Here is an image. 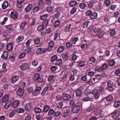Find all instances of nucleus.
I'll list each match as a JSON object with an SVG mask.
<instances>
[{
  "label": "nucleus",
  "instance_id": "nucleus-49",
  "mask_svg": "<svg viewBox=\"0 0 120 120\" xmlns=\"http://www.w3.org/2000/svg\"><path fill=\"white\" fill-rule=\"evenodd\" d=\"M58 68V67L56 66H53L51 67L50 69L51 70L52 72H55L56 71Z\"/></svg>",
  "mask_w": 120,
  "mask_h": 120
},
{
  "label": "nucleus",
  "instance_id": "nucleus-27",
  "mask_svg": "<svg viewBox=\"0 0 120 120\" xmlns=\"http://www.w3.org/2000/svg\"><path fill=\"white\" fill-rule=\"evenodd\" d=\"M8 3L7 1H4L2 5V8L3 9L6 8L8 6Z\"/></svg>",
  "mask_w": 120,
  "mask_h": 120
},
{
  "label": "nucleus",
  "instance_id": "nucleus-2",
  "mask_svg": "<svg viewBox=\"0 0 120 120\" xmlns=\"http://www.w3.org/2000/svg\"><path fill=\"white\" fill-rule=\"evenodd\" d=\"M72 109V107L70 106H67L65 107L64 109V112L63 113V116L66 117L69 115L70 111Z\"/></svg>",
  "mask_w": 120,
  "mask_h": 120
},
{
  "label": "nucleus",
  "instance_id": "nucleus-17",
  "mask_svg": "<svg viewBox=\"0 0 120 120\" xmlns=\"http://www.w3.org/2000/svg\"><path fill=\"white\" fill-rule=\"evenodd\" d=\"M63 99L65 101L69 100L71 98V96L70 95L65 93L63 94Z\"/></svg>",
  "mask_w": 120,
  "mask_h": 120
},
{
  "label": "nucleus",
  "instance_id": "nucleus-20",
  "mask_svg": "<svg viewBox=\"0 0 120 120\" xmlns=\"http://www.w3.org/2000/svg\"><path fill=\"white\" fill-rule=\"evenodd\" d=\"M76 94L78 97L81 96L82 94V92L81 90L78 89L75 91Z\"/></svg>",
  "mask_w": 120,
  "mask_h": 120
},
{
  "label": "nucleus",
  "instance_id": "nucleus-40",
  "mask_svg": "<svg viewBox=\"0 0 120 120\" xmlns=\"http://www.w3.org/2000/svg\"><path fill=\"white\" fill-rule=\"evenodd\" d=\"M48 16V15L47 14H45L41 16L40 19L41 20H46Z\"/></svg>",
  "mask_w": 120,
  "mask_h": 120
},
{
  "label": "nucleus",
  "instance_id": "nucleus-51",
  "mask_svg": "<svg viewBox=\"0 0 120 120\" xmlns=\"http://www.w3.org/2000/svg\"><path fill=\"white\" fill-rule=\"evenodd\" d=\"M108 66V64L107 63L104 64L101 66V68L103 71L107 68Z\"/></svg>",
  "mask_w": 120,
  "mask_h": 120
},
{
  "label": "nucleus",
  "instance_id": "nucleus-34",
  "mask_svg": "<svg viewBox=\"0 0 120 120\" xmlns=\"http://www.w3.org/2000/svg\"><path fill=\"white\" fill-rule=\"evenodd\" d=\"M49 88V87L48 86L44 88L43 89V90L41 93V94L42 96H44L45 95V93L47 91Z\"/></svg>",
  "mask_w": 120,
  "mask_h": 120
},
{
  "label": "nucleus",
  "instance_id": "nucleus-11",
  "mask_svg": "<svg viewBox=\"0 0 120 120\" xmlns=\"http://www.w3.org/2000/svg\"><path fill=\"white\" fill-rule=\"evenodd\" d=\"M13 48V45L11 42H9L6 45V49L9 52H11L12 51Z\"/></svg>",
  "mask_w": 120,
  "mask_h": 120
},
{
  "label": "nucleus",
  "instance_id": "nucleus-14",
  "mask_svg": "<svg viewBox=\"0 0 120 120\" xmlns=\"http://www.w3.org/2000/svg\"><path fill=\"white\" fill-rule=\"evenodd\" d=\"M80 106L78 105H76L72 109V112L73 113H77L79 110Z\"/></svg>",
  "mask_w": 120,
  "mask_h": 120
},
{
  "label": "nucleus",
  "instance_id": "nucleus-48",
  "mask_svg": "<svg viewBox=\"0 0 120 120\" xmlns=\"http://www.w3.org/2000/svg\"><path fill=\"white\" fill-rule=\"evenodd\" d=\"M115 63V61L112 60H110L108 62L109 65L111 66L114 65Z\"/></svg>",
  "mask_w": 120,
  "mask_h": 120
},
{
  "label": "nucleus",
  "instance_id": "nucleus-58",
  "mask_svg": "<svg viewBox=\"0 0 120 120\" xmlns=\"http://www.w3.org/2000/svg\"><path fill=\"white\" fill-rule=\"evenodd\" d=\"M26 55L25 53L22 52L19 55V58L20 59H22Z\"/></svg>",
  "mask_w": 120,
  "mask_h": 120
},
{
  "label": "nucleus",
  "instance_id": "nucleus-8",
  "mask_svg": "<svg viewBox=\"0 0 120 120\" xmlns=\"http://www.w3.org/2000/svg\"><path fill=\"white\" fill-rule=\"evenodd\" d=\"M34 79L35 81L38 80V82L40 83H42L43 81L42 79L40 78V75L38 73L35 74L34 75Z\"/></svg>",
  "mask_w": 120,
  "mask_h": 120
},
{
  "label": "nucleus",
  "instance_id": "nucleus-19",
  "mask_svg": "<svg viewBox=\"0 0 120 120\" xmlns=\"http://www.w3.org/2000/svg\"><path fill=\"white\" fill-rule=\"evenodd\" d=\"M33 7V5L31 4H29L25 8V11L27 12L30 11Z\"/></svg>",
  "mask_w": 120,
  "mask_h": 120
},
{
  "label": "nucleus",
  "instance_id": "nucleus-54",
  "mask_svg": "<svg viewBox=\"0 0 120 120\" xmlns=\"http://www.w3.org/2000/svg\"><path fill=\"white\" fill-rule=\"evenodd\" d=\"M77 10V8L75 7L71 9L70 13L71 14H74L76 11Z\"/></svg>",
  "mask_w": 120,
  "mask_h": 120
},
{
  "label": "nucleus",
  "instance_id": "nucleus-3",
  "mask_svg": "<svg viewBox=\"0 0 120 120\" xmlns=\"http://www.w3.org/2000/svg\"><path fill=\"white\" fill-rule=\"evenodd\" d=\"M107 85L108 87L106 88V89L110 91H113V87L114 86V85L113 82L111 81H109L108 82Z\"/></svg>",
  "mask_w": 120,
  "mask_h": 120
},
{
  "label": "nucleus",
  "instance_id": "nucleus-12",
  "mask_svg": "<svg viewBox=\"0 0 120 120\" xmlns=\"http://www.w3.org/2000/svg\"><path fill=\"white\" fill-rule=\"evenodd\" d=\"M8 56V52L7 51H4L3 54L1 56V58L3 60H7Z\"/></svg>",
  "mask_w": 120,
  "mask_h": 120
},
{
  "label": "nucleus",
  "instance_id": "nucleus-41",
  "mask_svg": "<svg viewBox=\"0 0 120 120\" xmlns=\"http://www.w3.org/2000/svg\"><path fill=\"white\" fill-rule=\"evenodd\" d=\"M34 111L36 113H40L41 112L42 110L39 107H36L34 109Z\"/></svg>",
  "mask_w": 120,
  "mask_h": 120
},
{
  "label": "nucleus",
  "instance_id": "nucleus-22",
  "mask_svg": "<svg viewBox=\"0 0 120 120\" xmlns=\"http://www.w3.org/2000/svg\"><path fill=\"white\" fill-rule=\"evenodd\" d=\"M9 99V95L8 94H6L2 98V101L3 102H4L7 101Z\"/></svg>",
  "mask_w": 120,
  "mask_h": 120
},
{
  "label": "nucleus",
  "instance_id": "nucleus-31",
  "mask_svg": "<svg viewBox=\"0 0 120 120\" xmlns=\"http://www.w3.org/2000/svg\"><path fill=\"white\" fill-rule=\"evenodd\" d=\"M44 29V26L43 25H39L37 28L38 30L40 31L43 30Z\"/></svg>",
  "mask_w": 120,
  "mask_h": 120
},
{
  "label": "nucleus",
  "instance_id": "nucleus-36",
  "mask_svg": "<svg viewBox=\"0 0 120 120\" xmlns=\"http://www.w3.org/2000/svg\"><path fill=\"white\" fill-rule=\"evenodd\" d=\"M95 71L99 72H101L103 71L102 70L101 67H100L99 65H98L95 68Z\"/></svg>",
  "mask_w": 120,
  "mask_h": 120
},
{
  "label": "nucleus",
  "instance_id": "nucleus-30",
  "mask_svg": "<svg viewBox=\"0 0 120 120\" xmlns=\"http://www.w3.org/2000/svg\"><path fill=\"white\" fill-rule=\"evenodd\" d=\"M50 106L48 105H45L44 107L43 111L44 112H47L50 109Z\"/></svg>",
  "mask_w": 120,
  "mask_h": 120
},
{
  "label": "nucleus",
  "instance_id": "nucleus-45",
  "mask_svg": "<svg viewBox=\"0 0 120 120\" xmlns=\"http://www.w3.org/2000/svg\"><path fill=\"white\" fill-rule=\"evenodd\" d=\"M62 57L63 60L65 61L68 60V57L67 54H63L62 55Z\"/></svg>",
  "mask_w": 120,
  "mask_h": 120
},
{
  "label": "nucleus",
  "instance_id": "nucleus-55",
  "mask_svg": "<svg viewBox=\"0 0 120 120\" xmlns=\"http://www.w3.org/2000/svg\"><path fill=\"white\" fill-rule=\"evenodd\" d=\"M60 21L59 20H56L54 24V26L55 27H57L59 26L60 24Z\"/></svg>",
  "mask_w": 120,
  "mask_h": 120
},
{
  "label": "nucleus",
  "instance_id": "nucleus-62",
  "mask_svg": "<svg viewBox=\"0 0 120 120\" xmlns=\"http://www.w3.org/2000/svg\"><path fill=\"white\" fill-rule=\"evenodd\" d=\"M92 12L91 10H89L87 11L86 12V15L90 16L91 15Z\"/></svg>",
  "mask_w": 120,
  "mask_h": 120
},
{
  "label": "nucleus",
  "instance_id": "nucleus-61",
  "mask_svg": "<svg viewBox=\"0 0 120 120\" xmlns=\"http://www.w3.org/2000/svg\"><path fill=\"white\" fill-rule=\"evenodd\" d=\"M115 34V30L114 29H113L112 30L110 31V34L111 36H114Z\"/></svg>",
  "mask_w": 120,
  "mask_h": 120
},
{
  "label": "nucleus",
  "instance_id": "nucleus-18",
  "mask_svg": "<svg viewBox=\"0 0 120 120\" xmlns=\"http://www.w3.org/2000/svg\"><path fill=\"white\" fill-rule=\"evenodd\" d=\"M12 27V26L11 25H10L5 26V28L7 29V32L9 33L12 32L13 31Z\"/></svg>",
  "mask_w": 120,
  "mask_h": 120
},
{
  "label": "nucleus",
  "instance_id": "nucleus-57",
  "mask_svg": "<svg viewBox=\"0 0 120 120\" xmlns=\"http://www.w3.org/2000/svg\"><path fill=\"white\" fill-rule=\"evenodd\" d=\"M63 105V103L61 102H59L56 104V106L58 108H61Z\"/></svg>",
  "mask_w": 120,
  "mask_h": 120
},
{
  "label": "nucleus",
  "instance_id": "nucleus-32",
  "mask_svg": "<svg viewBox=\"0 0 120 120\" xmlns=\"http://www.w3.org/2000/svg\"><path fill=\"white\" fill-rule=\"evenodd\" d=\"M79 6L81 9H84L86 7V5L85 3H82L79 4Z\"/></svg>",
  "mask_w": 120,
  "mask_h": 120
},
{
  "label": "nucleus",
  "instance_id": "nucleus-29",
  "mask_svg": "<svg viewBox=\"0 0 120 120\" xmlns=\"http://www.w3.org/2000/svg\"><path fill=\"white\" fill-rule=\"evenodd\" d=\"M27 23L25 22H22L20 26V28L21 30H23L25 27Z\"/></svg>",
  "mask_w": 120,
  "mask_h": 120
},
{
  "label": "nucleus",
  "instance_id": "nucleus-10",
  "mask_svg": "<svg viewBox=\"0 0 120 120\" xmlns=\"http://www.w3.org/2000/svg\"><path fill=\"white\" fill-rule=\"evenodd\" d=\"M24 93V90L21 88H19L16 91V93L20 97H21L23 96Z\"/></svg>",
  "mask_w": 120,
  "mask_h": 120
},
{
  "label": "nucleus",
  "instance_id": "nucleus-39",
  "mask_svg": "<svg viewBox=\"0 0 120 120\" xmlns=\"http://www.w3.org/2000/svg\"><path fill=\"white\" fill-rule=\"evenodd\" d=\"M64 47L63 46H61L57 50V52H61L64 50Z\"/></svg>",
  "mask_w": 120,
  "mask_h": 120
},
{
  "label": "nucleus",
  "instance_id": "nucleus-38",
  "mask_svg": "<svg viewBox=\"0 0 120 120\" xmlns=\"http://www.w3.org/2000/svg\"><path fill=\"white\" fill-rule=\"evenodd\" d=\"M91 92L90 90L88 88H86L84 91L85 94L86 96H88L91 93Z\"/></svg>",
  "mask_w": 120,
  "mask_h": 120
},
{
  "label": "nucleus",
  "instance_id": "nucleus-44",
  "mask_svg": "<svg viewBox=\"0 0 120 120\" xmlns=\"http://www.w3.org/2000/svg\"><path fill=\"white\" fill-rule=\"evenodd\" d=\"M106 100L108 101H110L113 99V97L111 95L106 97Z\"/></svg>",
  "mask_w": 120,
  "mask_h": 120
},
{
  "label": "nucleus",
  "instance_id": "nucleus-52",
  "mask_svg": "<svg viewBox=\"0 0 120 120\" xmlns=\"http://www.w3.org/2000/svg\"><path fill=\"white\" fill-rule=\"evenodd\" d=\"M90 22L89 21H88L85 22L83 24V28H86L88 26L89 23H90Z\"/></svg>",
  "mask_w": 120,
  "mask_h": 120
},
{
  "label": "nucleus",
  "instance_id": "nucleus-7",
  "mask_svg": "<svg viewBox=\"0 0 120 120\" xmlns=\"http://www.w3.org/2000/svg\"><path fill=\"white\" fill-rule=\"evenodd\" d=\"M111 117L114 119H116L120 115V112L119 111L113 112L111 114Z\"/></svg>",
  "mask_w": 120,
  "mask_h": 120
},
{
  "label": "nucleus",
  "instance_id": "nucleus-53",
  "mask_svg": "<svg viewBox=\"0 0 120 120\" xmlns=\"http://www.w3.org/2000/svg\"><path fill=\"white\" fill-rule=\"evenodd\" d=\"M54 112L55 111L53 109H51L49 110L48 113V115L49 116L52 115L53 113L54 114Z\"/></svg>",
  "mask_w": 120,
  "mask_h": 120
},
{
  "label": "nucleus",
  "instance_id": "nucleus-50",
  "mask_svg": "<svg viewBox=\"0 0 120 120\" xmlns=\"http://www.w3.org/2000/svg\"><path fill=\"white\" fill-rule=\"evenodd\" d=\"M72 44L69 42H67L66 43V46L68 49L71 48L72 46Z\"/></svg>",
  "mask_w": 120,
  "mask_h": 120
},
{
  "label": "nucleus",
  "instance_id": "nucleus-1",
  "mask_svg": "<svg viewBox=\"0 0 120 120\" xmlns=\"http://www.w3.org/2000/svg\"><path fill=\"white\" fill-rule=\"evenodd\" d=\"M61 8L60 7H58L55 9L54 12L55 14L54 15V17L56 19H58L61 15Z\"/></svg>",
  "mask_w": 120,
  "mask_h": 120
},
{
  "label": "nucleus",
  "instance_id": "nucleus-5",
  "mask_svg": "<svg viewBox=\"0 0 120 120\" xmlns=\"http://www.w3.org/2000/svg\"><path fill=\"white\" fill-rule=\"evenodd\" d=\"M91 94L95 96V98L97 100L98 99L100 96V94L98 90L97 89H94L91 92Z\"/></svg>",
  "mask_w": 120,
  "mask_h": 120
},
{
  "label": "nucleus",
  "instance_id": "nucleus-26",
  "mask_svg": "<svg viewBox=\"0 0 120 120\" xmlns=\"http://www.w3.org/2000/svg\"><path fill=\"white\" fill-rule=\"evenodd\" d=\"M71 25L70 24H68L65 26L64 29V31L67 32L69 31L71 28Z\"/></svg>",
  "mask_w": 120,
  "mask_h": 120
},
{
  "label": "nucleus",
  "instance_id": "nucleus-6",
  "mask_svg": "<svg viewBox=\"0 0 120 120\" xmlns=\"http://www.w3.org/2000/svg\"><path fill=\"white\" fill-rule=\"evenodd\" d=\"M47 51L46 49L44 48H38L37 49L36 52L37 54L39 55L45 53Z\"/></svg>",
  "mask_w": 120,
  "mask_h": 120
},
{
  "label": "nucleus",
  "instance_id": "nucleus-13",
  "mask_svg": "<svg viewBox=\"0 0 120 120\" xmlns=\"http://www.w3.org/2000/svg\"><path fill=\"white\" fill-rule=\"evenodd\" d=\"M19 103L20 102L19 100L14 101L12 103V106L14 108H16L18 106Z\"/></svg>",
  "mask_w": 120,
  "mask_h": 120
},
{
  "label": "nucleus",
  "instance_id": "nucleus-63",
  "mask_svg": "<svg viewBox=\"0 0 120 120\" xmlns=\"http://www.w3.org/2000/svg\"><path fill=\"white\" fill-rule=\"evenodd\" d=\"M100 31V29L99 28L95 27L93 29V32L95 33H97Z\"/></svg>",
  "mask_w": 120,
  "mask_h": 120
},
{
  "label": "nucleus",
  "instance_id": "nucleus-35",
  "mask_svg": "<svg viewBox=\"0 0 120 120\" xmlns=\"http://www.w3.org/2000/svg\"><path fill=\"white\" fill-rule=\"evenodd\" d=\"M79 40L78 38L75 37L73 38L71 40V42L73 44H75L76 42Z\"/></svg>",
  "mask_w": 120,
  "mask_h": 120
},
{
  "label": "nucleus",
  "instance_id": "nucleus-33",
  "mask_svg": "<svg viewBox=\"0 0 120 120\" xmlns=\"http://www.w3.org/2000/svg\"><path fill=\"white\" fill-rule=\"evenodd\" d=\"M62 63V60L61 59H59L56 61L55 64L56 65L59 66L61 65Z\"/></svg>",
  "mask_w": 120,
  "mask_h": 120
},
{
  "label": "nucleus",
  "instance_id": "nucleus-23",
  "mask_svg": "<svg viewBox=\"0 0 120 120\" xmlns=\"http://www.w3.org/2000/svg\"><path fill=\"white\" fill-rule=\"evenodd\" d=\"M98 15V13L96 12L92 13L91 15L90 16V18L91 19H96Z\"/></svg>",
  "mask_w": 120,
  "mask_h": 120
},
{
  "label": "nucleus",
  "instance_id": "nucleus-21",
  "mask_svg": "<svg viewBox=\"0 0 120 120\" xmlns=\"http://www.w3.org/2000/svg\"><path fill=\"white\" fill-rule=\"evenodd\" d=\"M105 33V32L102 30H100L99 33L97 34L98 38L99 39L102 38Z\"/></svg>",
  "mask_w": 120,
  "mask_h": 120
},
{
  "label": "nucleus",
  "instance_id": "nucleus-37",
  "mask_svg": "<svg viewBox=\"0 0 120 120\" xmlns=\"http://www.w3.org/2000/svg\"><path fill=\"white\" fill-rule=\"evenodd\" d=\"M11 102H7L6 103L4 106V108L7 109H8L11 105Z\"/></svg>",
  "mask_w": 120,
  "mask_h": 120
},
{
  "label": "nucleus",
  "instance_id": "nucleus-43",
  "mask_svg": "<svg viewBox=\"0 0 120 120\" xmlns=\"http://www.w3.org/2000/svg\"><path fill=\"white\" fill-rule=\"evenodd\" d=\"M25 109L26 110H30L31 108V106L30 104H26L25 106Z\"/></svg>",
  "mask_w": 120,
  "mask_h": 120
},
{
  "label": "nucleus",
  "instance_id": "nucleus-15",
  "mask_svg": "<svg viewBox=\"0 0 120 120\" xmlns=\"http://www.w3.org/2000/svg\"><path fill=\"white\" fill-rule=\"evenodd\" d=\"M19 77L17 75L13 76L11 79V82L12 83H15L19 79Z\"/></svg>",
  "mask_w": 120,
  "mask_h": 120
},
{
  "label": "nucleus",
  "instance_id": "nucleus-9",
  "mask_svg": "<svg viewBox=\"0 0 120 120\" xmlns=\"http://www.w3.org/2000/svg\"><path fill=\"white\" fill-rule=\"evenodd\" d=\"M10 16L14 19H16L18 16V14L16 11H13L11 12Z\"/></svg>",
  "mask_w": 120,
  "mask_h": 120
},
{
  "label": "nucleus",
  "instance_id": "nucleus-28",
  "mask_svg": "<svg viewBox=\"0 0 120 120\" xmlns=\"http://www.w3.org/2000/svg\"><path fill=\"white\" fill-rule=\"evenodd\" d=\"M14 111L15 112L18 113H23L24 112V110L22 108H18L15 110Z\"/></svg>",
  "mask_w": 120,
  "mask_h": 120
},
{
  "label": "nucleus",
  "instance_id": "nucleus-42",
  "mask_svg": "<svg viewBox=\"0 0 120 120\" xmlns=\"http://www.w3.org/2000/svg\"><path fill=\"white\" fill-rule=\"evenodd\" d=\"M69 5L71 7L75 6L76 5L77 2L75 1H71L70 2Z\"/></svg>",
  "mask_w": 120,
  "mask_h": 120
},
{
  "label": "nucleus",
  "instance_id": "nucleus-4",
  "mask_svg": "<svg viewBox=\"0 0 120 120\" xmlns=\"http://www.w3.org/2000/svg\"><path fill=\"white\" fill-rule=\"evenodd\" d=\"M41 88L40 86H37L35 89V90L32 93V94L34 96H37L40 93Z\"/></svg>",
  "mask_w": 120,
  "mask_h": 120
},
{
  "label": "nucleus",
  "instance_id": "nucleus-59",
  "mask_svg": "<svg viewBox=\"0 0 120 120\" xmlns=\"http://www.w3.org/2000/svg\"><path fill=\"white\" fill-rule=\"evenodd\" d=\"M86 84L89 85H91L92 83V79H90L89 80L86 81Z\"/></svg>",
  "mask_w": 120,
  "mask_h": 120
},
{
  "label": "nucleus",
  "instance_id": "nucleus-47",
  "mask_svg": "<svg viewBox=\"0 0 120 120\" xmlns=\"http://www.w3.org/2000/svg\"><path fill=\"white\" fill-rule=\"evenodd\" d=\"M58 58L57 56V55H54L51 58L50 61L52 62H53L57 60Z\"/></svg>",
  "mask_w": 120,
  "mask_h": 120
},
{
  "label": "nucleus",
  "instance_id": "nucleus-64",
  "mask_svg": "<svg viewBox=\"0 0 120 120\" xmlns=\"http://www.w3.org/2000/svg\"><path fill=\"white\" fill-rule=\"evenodd\" d=\"M31 116L30 115L28 114L25 117V120H31Z\"/></svg>",
  "mask_w": 120,
  "mask_h": 120
},
{
  "label": "nucleus",
  "instance_id": "nucleus-16",
  "mask_svg": "<svg viewBox=\"0 0 120 120\" xmlns=\"http://www.w3.org/2000/svg\"><path fill=\"white\" fill-rule=\"evenodd\" d=\"M20 68L22 70H26L29 68V66L27 64L24 63L20 66Z\"/></svg>",
  "mask_w": 120,
  "mask_h": 120
},
{
  "label": "nucleus",
  "instance_id": "nucleus-46",
  "mask_svg": "<svg viewBox=\"0 0 120 120\" xmlns=\"http://www.w3.org/2000/svg\"><path fill=\"white\" fill-rule=\"evenodd\" d=\"M113 106L116 108H117L120 106V101H116L114 102Z\"/></svg>",
  "mask_w": 120,
  "mask_h": 120
},
{
  "label": "nucleus",
  "instance_id": "nucleus-60",
  "mask_svg": "<svg viewBox=\"0 0 120 120\" xmlns=\"http://www.w3.org/2000/svg\"><path fill=\"white\" fill-rule=\"evenodd\" d=\"M69 72H66L64 73V74L63 77H62V79L64 80L65 79L67 78V76L69 74Z\"/></svg>",
  "mask_w": 120,
  "mask_h": 120
},
{
  "label": "nucleus",
  "instance_id": "nucleus-25",
  "mask_svg": "<svg viewBox=\"0 0 120 120\" xmlns=\"http://www.w3.org/2000/svg\"><path fill=\"white\" fill-rule=\"evenodd\" d=\"M44 2L42 0H40L38 2V6L40 8H42L44 7Z\"/></svg>",
  "mask_w": 120,
  "mask_h": 120
},
{
  "label": "nucleus",
  "instance_id": "nucleus-24",
  "mask_svg": "<svg viewBox=\"0 0 120 120\" xmlns=\"http://www.w3.org/2000/svg\"><path fill=\"white\" fill-rule=\"evenodd\" d=\"M24 39V37L22 35H21L19 36L16 39V41L18 43H19L23 40Z\"/></svg>",
  "mask_w": 120,
  "mask_h": 120
},
{
  "label": "nucleus",
  "instance_id": "nucleus-56",
  "mask_svg": "<svg viewBox=\"0 0 120 120\" xmlns=\"http://www.w3.org/2000/svg\"><path fill=\"white\" fill-rule=\"evenodd\" d=\"M47 11L49 13L51 12L52 10V8L51 6L48 7L46 8Z\"/></svg>",
  "mask_w": 120,
  "mask_h": 120
}]
</instances>
